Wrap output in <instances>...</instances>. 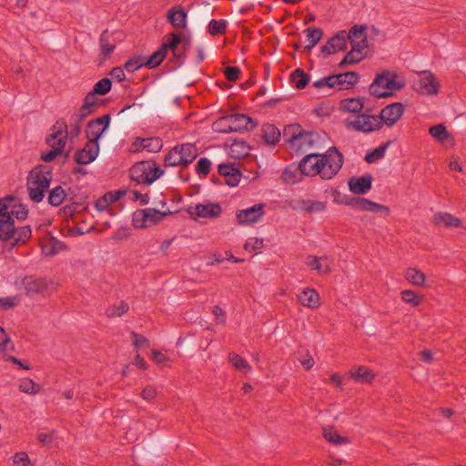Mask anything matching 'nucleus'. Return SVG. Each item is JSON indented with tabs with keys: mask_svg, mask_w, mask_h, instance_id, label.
<instances>
[{
	"mask_svg": "<svg viewBox=\"0 0 466 466\" xmlns=\"http://www.w3.org/2000/svg\"><path fill=\"white\" fill-rule=\"evenodd\" d=\"M343 155L337 147H329L324 154L311 153L300 161L304 176L319 175L322 179H331L341 169Z\"/></svg>",
	"mask_w": 466,
	"mask_h": 466,
	"instance_id": "1",
	"label": "nucleus"
},
{
	"mask_svg": "<svg viewBox=\"0 0 466 466\" xmlns=\"http://www.w3.org/2000/svg\"><path fill=\"white\" fill-rule=\"evenodd\" d=\"M8 199H0V239L5 247L12 249L17 245L25 244L32 236L29 226L16 228L14 218L8 211L9 206L5 204Z\"/></svg>",
	"mask_w": 466,
	"mask_h": 466,
	"instance_id": "2",
	"label": "nucleus"
},
{
	"mask_svg": "<svg viewBox=\"0 0 466 466\" xmlns=\"http://www.w3.org/2000/svg\"><path fill=\"white\" fill-rule=\"evenodd\" d=\"M52 179V170L47 166L35 167L31 170L27 182V188L30 198L39 203L45 197Z\"/></svg>",
	"mask_w": 466,
	"mask_h": 466,
	"instance_id": "3",
	"label": "nucleus"
},
{
	"mask_svg": "<svg viewBox=\"0 0 466 466\" xmlns=\"http://www.w3.org/2000/svg\"><path fill=\"white\" fill-rule=\"evenodd\" d=\"M398 76L393 71L385 70L376 76L369 86L370 95L381 98L392 96L393 91H398L405 86L403 81L397 80Z\"/></svg>",
	"mask_w": 466,
	"mask_h": 466,
	"instance_id": "4",
	"label": "nucleus"
},
{
	"mask_svg": "<svg viewBox=\"0 0 466 466\" xmlns=\"http://www.w3.org/2000/svg\"><path fill=\"white\" fill-rule=\"evenodd\" d=\"M257 126L251 117L245 114H232L218 118L213 124V129L219 133H242Z\"/></svg>",
	"mask_w": 466,
	"mask_h": 466,
	"instance_id": "5",
	"label": "nucleus"
},
{
	"mask_svg": "<svg viewBox=\"0 0 466 466\" xmlns=\"http://www.w3.org/2000/svg\"><path fill=\"white\" fill-rule=\"evenodd\" d=\"M166 38L167 39L156 52L148 57H144L145 67L151 69L159 66L166 57L168 50H171L173 56L177 59H184V52H179L177 49V46L181 42L180 35L170 33Z\"/></svg>",
	"mask_w": 466,
	"mask_h": 466,
	"instance_id": "6",
	"label": "nucleus"
},
{
	"mask_svg": "<svg viewBox=\"0 0 466 466\" xmlns=\"http://www.w3.org/2000/svg\"><path fill=\"white\" fill-rule=\"evenodd\" d=\"M164 174V170L155 161H140L130 168L133 181L149 186Z\"/></svg>",
	"mask_w": 466,
	"mask_h": 466,
	"instance_id": "7",
	"label": "nucleus"
},
{
	"mask_svg": "<svg viewBox=\"0 0 466 466\" xmlns=\"http://www.w3.org/2000/svg\"><path fill=\"white\" fill-rule=\"evenodd\" d=\"M67 124L64 119L57 120L52 127V133L46 137V144L53 149L59 147V152H63L66 146L68 131Z\"/></svg>",
	"mask_w": 466,
	"mask_h": 466,
	"instance_id": "8",
	"label": "nucleus"
},
{
	"mask_svg": "<svg viewBox=\"0 0 466 466\" xmlns=\"http://www.w3.org/2000/svg\"><path fill=\"white\" fill-rule=\"evenodd\" d=\"M347 127L359 132L370 133L380 129L382 123L376 116L362 114L358 115L353 120L347 119Z\"/></svg>",
	"mask_w": 466,
	"mask_h": 466,
	"instance_id": "9",
	"label": "nucleus"
},
{
	"mask_svg": "<svg viewBox=\"0 0 466 466\" xmlns=\"http://www.w3.org/2000/svg\"><path fill=\"white\" fill-rule=\"evenodd\" d=\"M110 124V116L103 115L100 117L88 122L86 129V137L88 143H98L103 133L108 128Z\"/></svg>",
	"mask_w": 466,
	"mask_h": 466,
	"instance_id": "10",
	"label": "nucleus"
},
{
	"mask_svg": "<svg viewBox=\"0 0 466 466\" xmlns=\"http://www.w3.org/2000/svg\"><path fill=\"white\" fill-rule=\"evenodd\" d=\"M187 212L192 218L198 220V218H214L220 215L221 207L217 203H209L207 205L197 204L190 206L187 208Z\"/></svg>",
	"mask_w": 466,
	"mask_h": 466,
	"instance_id": "11",
	"label": "nucleus"
},
{
	"mask_svg": "<svg viewBox=\"0 0 466 466\" xmlns=\"http://www.w3.org/2000/svg\"><path fill=\"white\" fill-rule=\"evenodd\" d=\"M264 204H256L237 213V219L239 224L256 223L261 220L264 212Z\"/></svg>",
	"mask_w": 466,
	"mask_h": 466,
	"instance_id": "12",
	"label": "nucleus"
},
{
	"mask_svg": "<svg viewBox=\"0 0 466 466\" xmlns=\"http://www.w3.org/2000/svg\"><path fill=\"white\" fill-rule=\"evenodd\" d=\"M347 48V32L345 30L339 31L335 35L321 47V53L325 55L336 54L344 51Z\"/></svg>",
	"mask_w": 466,
	"mask_h": 466,
	"instance_id": "13",
	"label": "nucleus"
},
{
	"mask_svg": "<svg viewBox=\"0 0 466 466\" xmlns=\"http://www.w3.org/2000/svg\"><path fill=\"white\" fill-rule=\"evenodd\" d=\"M404 106L401 103H393L384 107L380 116H378L381 123L384 122L387 126H393L403 115Z\"/></svg>",
	"mask_w": 466,
	"mask_h": 466,
	"instance_id": "14",
	"label": "nucleus"
},
{
	"mask_svg": "<svg viewBox=\"0 0 466 466\" xmlns=\"http://www.w3.org/2000/svg\"><path fill=\"white\" fill-rule=\"evenodd\" d=\"M417 90L421 95H435L439 90V84L436 77L431 72H422L417 84Z\"/></svg>",
	"mask_w": 466,
	"mask_h": 466,
	"instance_id": "15",
	"label": "nucleus"
},
{
	"mask_svg": "<svg viewBox=\"0 0 466 466\" xmlns=\"http://www.w3.org/2000/svg\"><path fill=\"white\" fill-rule=\"evenodd\" d=\"M99 153V143L86 142L85 147L75 154V161L80 165H87L93 162Z\"/></svg>",
	"mask_w": 466,
	"mask_h": 466,
	"instance_id": "16",
	"label": "nucleus"
},
{
	"mask_svg": "<svg viewBox=\"0 0 466 466\" xmlns=\"http://www.w3.org/2000/svg\"><path fill=\"white\" fill-rule=\"evenodd\" d=\"M218 174L224 177L225 183L229 187L238 186L242 177L240 170L230 163L218 165Z\"/></svg>",
	"mask_w": 466,
	"mask_h": 466,
	"instance_id": "17",
	"label": "nucleus"
},
{
	"mask_svg": "<svg viewBox=\"0 0 466 466\" xmlns=\"http://www.w3.org/2000/svg\"><path fill=\"white\" fill-rule=\"evenodd\" d=\"M372 184V177L370 175H365L361 177H350L348 181V186L353 194L364 195L370 188Z\"/></svg>",
	"mask_w": 466,
	"mask_h": 466,
	"instance_id": "18",
	"label": "nucleus"
},
{
	"mask_svg": "<svg viewBox=\"0 0 466 466\" xmlns=\"http://www.w3.org/2000/svg\"><path fill=\"white\" fill-rule=\"evenodd\" d=\"M24 288L26 296L34 297L40 294L45 295L48 289V281L46 279L25 278L24 279Z\"/></svg>",
	"mask_w": 466,
	"mask_h": 466,
	"instance_id": "19",
	"label": "nucleus"
},
{
	"mask_svg": "<svg viewBox=\"0 0 466 466\" xmlns=\"http://www.w3.org/2000/svg\"><path fill=\"white\" fill-rule=\"evenodd\" d=\"M182 162V167H187L198 157V148L194 144L185 143L175 147Z\"/></svg>",
	"mask_w": 466,
	"mask_h": 466,
	"instance_id": "20",
	"label": "nucleus"
},
{
	"mask_svg": "<svg viewBox=\"0 0 466 466\" xmlns=\"http://www.w3.org/2000/svg\"><path fill=\"white\" fill-rule=\"evenodd\" d=\"M314 141V133L312 132H299L293 133L292 136L288 139V142L292 147H296L299 150H305L310 147Z\"/></svg>",
	"mask_w": 466,
	"mask_h": 466,
	"instance_id": "21",
	"label": "nucleus"
},
{
	"mask_svg": "<svg viewBox=\"0 0 466 466\" xmlns=\"http://www.w3.org/2000/svg\"><path fill=\"white\" fill-rule=\"evenodd\" d=\"M1 199H8L5 202L9 206L8 211L11 214V217H15L18 220H25L28 216V208L25 205L18 202L17 198L14 196H6L2 198Z\"/></svg>",
	"mask_w": 466,
	"mask_h": 466,
	"instance_id": "22",
	"label": "nucleus"
},
{
	"mask_svg": "<svg viewBox=\"0 0 466 466\" xmlns=\"http://www.w3.org/2000/svg\"><path fill=\"white\" fill-rule=\"evenodd\" d=\"M167 18L176 28H185L187 25V12L181 5H175L168 10Z\"/></svg>",
	"mask_w": 466,
	"mask_h": 466,
	"instance_id": "23",
	"label": "nucleus"
},
{
	"mask_svg": "<svg viewBox=\"0 0 466 466\" xmlns=\"http://www.w3.org/2000/svg\"><path fill=\"white\" fill-rule=\"evenodd\" d=\"M304 177V173H302V168L300 167V164H291L288 166L281 174L282 180L287 184H296L302 180Z\"/></svg>",
	"mask_w": 466,
	"mask_h": 466,
	"instance_id": "24",
	"label": "nucleus"
},
{
	"mask_svg": "<svg viewBox=\"0 0 466 466\" xmlns=\"http://www.w3.org/2000/svg\"><path fill=\"white\" fill-rule=\"evenodd\" d=\"M364 49L363 43L351 46L350 51L346 54L339 66L343 67L347 65H353L360 62L365 57V55L363 54Z\"/></svg>",
	"mask_w": 466,
	"mask_h": 466,
	"instance_id": "25",
	"label": "nucleus"
},
{
	"mask_svg": "<svg viewBox=\"0 0 466 466\" xmlns=\"http://www.w3.org/2000/svg\"><path fill=\"white\" fill-rule=\"evenodd\" d=\"M366 25H355L350 28L349 33H347V41L350 40L351 46H355L356 44H362L363 47L366 48L368 46L367 37L365 35Z\"/></svg>",
	"mask_w": 466,
	"mask_h": 466,
	"instance_id": "26",
	"label": "nucleus"
},
{
	"mask_svg": "<svg viewBox=\"0 0 466 466\" xmlns=\"http://www.w3.org/2000/svg\"><path fill=\"white\" fill-rule=\"evenodd\" d=\"M298 298L304 307L309 309H318L320 305L318 292L311 289H303Z\"/></svg>",
	"mask_w": 466,
	"mask_h": 466,
	"instance_id": "27",
	"label": "nucleus"
},
{
	"mask_svg": "<svg viewBox=\"0 0 466 466\" xmlns=\"http://www.w3.org/2000/svg\"><path fill=\"white\" fill-rule=\"evenodd\" d=\"M261 137L267 145H276L279 141L280 131L272 124H264L261 127Z\"/></svg>",
	"mask_w": 466,
	"mask_h": 466,
	"instance_id": "28",
	"label": "nucleus"
},
{
	"mask_svg": "<svg viewBox=\"0 0 466 466\" xmlns=\"http://www.w3.org/2000/svg\"><path fill=\"white\" fill-rule=\"evenodd\" d=\"M433 218L437 225H443L446 228H460L461 225V219L450 213H437Z\"/></svg>",
	"mask_w": 466,
	"mask_h": 466,
	"instance_id": "29",
	"label": "nucleus"
},
{
	"mask_svg": "<svg viewBox=\"0 0 466 466\" xmlns=\"http://www.w3.org/2000/svg\"><path fill=\"white\" fill-rule=\"evenodd\" d=\"M341 108L346 112L360 113L363 106V99L360 97H351L343 99L340 103Z\"/></svg>",
	"mask_w": 466,
	"mask_h": 466,
	"instance_id": "30",
	"label": "nucleus"
},
{
	"mask_svg": "<svg viewBox=\"0 0 466 466\" xmlns=\"http://www.w3.org/2000/svg\"><path fill=\"white\" fill-rule=\"evenodd\" d=\"M406 279L413 284L414 286L423 287L425 286L426 277L425 274L414 268H408L405 272Z\"/></svg>",
	"mask_w": 466,
	"mask_h": 466,
	"instance_id": "31",
	"label": "nucleus"
},
{
	"mask_svg": "<svg viewBox=\"0 0 466 466\" xmlns=\"http://www.w3.org/2000/svg\"><path fill=\"white\" fill-rule=\"evenodd\" d=\"M67 194L61 186L55 187L48 195V203L53 207L60 206L66 199Z\"/></svg>",
	"mask_w": 466,
	"mask_h": 466,
	"instance_id": "32",
	"label": "nucleus"
},
{
	"mask_svg": "<svg viewBox=\"0 0 466 466\" xmlns=\"http://www.w3.org/2000/svg\"><path fill=\"white\" fill-rule=\"evenodd\" d=\"M350 377L358 382H370L374 374L365 366H359L356 370L350 371Z\"/></svg>",
	"mask_w": 466,
	"mask_h": 466,
	"instance_id": "33",
	"label": "nucleus"
},
{
	"mask_svg": "<svg viewBox=\"0 0 466 466\" xmlns=\"http://www.w3.org/2000/svg\"><path fill=\"white\" fill-rule=\"evenodd\" d=\"M290 80L296 88L303 89L309 81V76L301 68L295 69L290 75Z\"/></svg>",
	"mask_w": 466,
	"mask_h": 466,
	"instance_id": "34",
	"label": "nucleus"
},
{
	"mask_svg": "<svg viewBox=\"0 0 466 466\" xmlns=\"http://www.w3.org/2000/svg\"><path fill=\"white\" fill-rule=\"evenodd\" d=\"M322 258L317 256L309 255L306 258V264L313 270H317L320 274H329L330 271L329 266H323L320 263Z\"/></svg>",
	"mask_w": 466,
	"mask_h": 466,
	"instance_id": "35",
	"label": "nucleus"
},
{
	"mask_svg": "<svg viewBox=\"0 0 466 466\" xmlns=\"http://www.w3.org/2000/svg\"><path fill=\"white\" fill-rule=\"evenodd\" d=\"M228 361L238 370L243 372H249L251 370V366L248 362L240 357L238 354L235 352H230L228 354Z\"/></svg>",
	"mask_w": 466,
	"mask_h": 466,
	"instance_id": "36",
	"label": "nucleus"
},
{
	"mask_svg": "<svg viewBox=\"0 0 466 466\" xmlns=\"http://www.w3.org/2000/svg\"><path fill=\"white\" fill-rule=\"evenodd\" d=\"M300 208L306 212H322L326 209V203L319 200H301Z\"/></svg>",
	"mask_w": 466,
	"mask_h": 466,
	"instance_id": "37",
	"label": "nucleus"
},
{
	"mask_svg": "<svg viewBox=\"0 0 466 466\" xmlns=\"http://www.w3.org/2000/svg\"><path fill=\"white\" fill-rule=\"evenodd\" d=\"M390 144V141H388L385 144L376 147L372 151L367 153L365 156V160L368 163H374L377 160L383 158Z\"/></svg>",
	"mask_w": 466,
	"mask_h": 466,
	"instance_id": "38",
	"label": "nucleus"
},
{
	"mask_svg": "<svg viewBox=\"0 0 466 466\" xmlns=\"http://www.w3.org/2000/svg\"><path fill=\"white\" fill-rule=\"evenodd\" d=\"M304 33L306 34L309 45L306 46L307 49L314 47L321 39L323 32L320 28H307Z\"/></svg>",
	"mask_w": 466,
	"mask_h": 466,
	"instance_id": "39",
	"label": "nucleus"
},
{
	"mask_svg": "<svg viewBox=\"0 0 466 466\" xmlns=\"http://www.w3.org/2000/svg\"><path fill=\"white\" fill-rule=\"evenodd\" d=\"M99 46L101 50V54L104 56V58L109 56L115 50L116 46L114 44H111L108 40L107 30H105L99 38Z\"/></svg>",
	"mask_w": 466,
	"mask_h": 466,
	"instance_id": "40",
	"label": "nucleus"
},
{
	"mask_svg": "<svg viewBox=\"0 0 466 466\" xmlns=\"http://www.w3.org/2000/svg\"><path fill=\"white\" fill-rule=\"evenodd\" d=\"M128 309V304L125 301H120L117 305L109 306L106 310V315L108 318L120 317L127 313Z\"/></svg>",
	"mask_w": 466,
	"mask_h": 466,
	"instance_id": "41",
	"label": "nucleus"
},
{
	"mask_svg": "<svg viewBox=\"0 0 466 466\" xmlns=\"http://www.w3.org/2000/svg\"><path fill=\"white\" fill-rule=\"evenodd\" d=\"M371 200L360 197H353L348 203L349 207L360 211H370L371 207Z\"/></svg>",
	"mask_w": 466,
	"mask_h": 466,
	"instance_id": "42",
	"label": "nucleus"
},
{
	"mask_svg": "<svg viewBox=\"0 0 466 466\" xmlns=\"http://www.w3.org/2000/svg\"><path fill=\"white\" fill-rule=\"evenodd\" d=\"M146 212H147V221L152 222L153 224H157L161 221L164 218L168 215H171L172 212L168 209L167 210H157L156 208H145Z\"/></svg>",
	"mask_w": 466,
	"mask_h": 466,
	"instance_id": "43",
	"label": "nucleus"
},
{
	"mask_svg": "<svg viewBox=\"0 0 466 466\" xmlns=\"http://www.w3.org/2000/svg\"><path fill=\"white\" fill-rule=\"evenodd\" d=\"M19 390L26 394L35 395L40 390V387L33 380L25 378L20 380Z\"/></svg>",
	"mask_w": 466,
	"mask_h": 466,
	"instance_id": "44",
	"label": "nucleus"
},
{
	"mask_svg": "<svg viewBox=\"0 0 466 466\" xmlns=\"http://www.w3.org/2000/svg\"><path fill=\"white\" fill-rule=\"evenodd\" d=\"M429 132L432 137L440 142H444L448 137H450V134L448 133L446 127L442 124L431 127Z\"/></svg>",
	"mask_w": 466,
	"mask_h": 466,
	"instance_id": "45",
	"label": "nucleus"
},
{
	"mask_svg": "<svg viewBox=\"0 0 466 466\" xmlns=\"http://www.w3.org/2000/svg\"><path fill=\"white\" fill-rule=\"evenodd\" d=\"M142 143L146 150L150 153H157L161 150L163 142L159 137H147L144 138Z\"/></svg>",
	"mask_w": 466,
	"mask_h": 466,
	"instance_id": "46",
	"label": "nucleus"
},
{
	"mask_svg": "<svg viewBox=\"0 0 466 466\" xmlns=\"http://www.w3.org/2000/svg\"><path fill=\"white\" fill-rule=\"evenodd\" d=\"M401 299L412 307H416L420 304L422 299L414 290L405 289L400 293Z\"/></svg>",
	"mask_w": 466,
	"mask_h": 466,
	"instance_id": "47",
	"label": "nucleus"
},
{
	"mask_svg": "<svg viewBox=\"0 0 466 466\" xmlns=\"http://www.w3.org/2000/svg\"><path fill=\"white\" fill-rule=\"evenodd\" d=\"M111 86V80L108 77H104L95 84L92 91L96 95L104 96L110 91Z\"/></svg>",
	"mask_w": 466,
	"mask_h": 466,
	"instance_id": "48",
	"label": "nucleus"
},
{
	"mask_svg": "<svg viewBox=\"0 0 466 466\" xmlns=\"http://www.w3.org/2000/svg\"><path fill=\"white\" fill-rule=\"evenodd\" d=\"M227 22L223 19H212L208 24V32L211 35H218L226 31Z\"/></svg>",
	"mask_w": 466,
	"mask_h": 466,
	"instance_id": "49",
	"label": "nucleus"
},
{
	"mask_svg": "<svg viewBox=\"0 0 466 466\" xmlns=\"http://www.w3.org/2000/svg\"><path fill=\"white\" fill-rule=\"evenodd\" d=\"M147 221V212L145 209H137L133 214L132 223L136 228H146V222Z\"/></svg>",
	"mask_w": 466,
	"mask_h": 466,
	"instance_id": "50",
	"label": "nucleus"
},
{
	"mask_svg": "<svg viewBox=\"0 0 466 466\" xmlns=\"http://www.w3.org/2000/svg\"><path fill=\"white\" fill-rule=\"evenodd\" d=\"M164 166L165 167H177L181 166L182 162L179 158V155L177 154V149H175V147L166 155L164 158Z\"/></svg>",
	"mask_w": 466,
	"mask_h": 466,
	"instance_id": "51",
	"label": "nucleus"
},
{
	"mask_svg": "<svg viewBox=\"0 0 466 466\" xmlns=\"http://www.w3.org/2000/svg\"><path fill=\"white\" fill-rule=\"evenodd\" d=\"M142 66H145L144 57L139 56L130 58L124 65L125 69L130 73H133V72L138 70Z\"/></svg>",
	"mask_w": 466,
	"mask_h": 466,
	"instance_id": "52",
	"label": "nucleus"
},
{
	"mask_svg": "<svg viewBox=\"0 0 466 466\" xmlns=\"http://www.w3.org/2000/svg\"><path fill=\"white\" fill-rule=\"evenodd\" d=\"M20 303L19 296L0 297V309L7 310L16 307Z\"/></svg>",
	"mask_w": 466,
	"mask_h": 466,
	"instance_id": "53",
	"label": "nucleus"
},
{
	"mask_svg": "<svg viewBox=\"0 0 466 466\" xmlns=\"http://www.w3.org/2000/svg\"><path fill=\"white\" fill-rule=\"evenodd\" d=\"M324 438L334 444H341L347 442L346 439L341 437L336 431L333 429H325L324 430Z\"/></svg>",
	"mask_w": 466,
	"mask_h": 466,
	"instance_id": "54",
	"label": "nucleus"
},
{
	"mask_svg": "<svg viewBox=\"0 0 466 466\" xmlns=\"http://www.w3.org/2000/svg\"><path fill=\"white\" fill-rule=\"evenodd\" d=\"M211 161L207 157H201L196 165V172L198 175L207 176L210 171Z\"/></svg>",
	"mask_w": 466,
	"mask_h": 466,
	"instance_id": "55",
	"label": "nucleus"
},
{
	"mask_svg": "<svg viewBox=\"0 0 466 466\" xmlns=\"http://www.w3.org/2000/svg\"><path fill=\"white\" fill-rule=\"evenodd\" d=\"M14 350V344L10 338L6 336L5 329L0 327V350L8 351Z\"/></svg>",
	"mask_w": 466,
	"mask_h": 466,
	"instance_id": "56",
	"label": "nucleus"
},
{
	"mask_svg": "<svg viewBox=\"0 0 466 466\" xmlns=\"http://www.w3.org/2000/svg\"><path fill=\"white\" fill-rule=\"evenodd\" d=\"M84 120L81 119V116H77L76 115L73 114L70 116V127H71V134L75 135L76 137L78 136L82 130V122Z\"/></svg>",
	"mask_w": 466,
	"mask_h": 466,
	"instance_id": "57",
	"label": "nucleus"
},
{
	"mask_svg": "<svg viewBox=\"0 0 466 466\" xmlns=\"http://www.w3.org/2000/svg\"><path fill=\"white\" fill-rule=\"evenodd\" d=\"M263 239L258 238H249L245 245L244 248L248 251L258 250L263 248Z\"/></svg>",
	"mask_w": 466,
	"mask_h": 466,
	"instance_id": "58",
	"label": "nucleus"
},
{
	"mask_svg": "<svg viewBox=\"0 0 466 466\" xmlns=\"http://www.w3.org/2000/svg\"><path fill=\"white\" fill-rule=\"evenodd\" d=\"M312 86L316 88H334L333 75L319 78V80L313 82Z\"/></svg>",
	"mask_w": 466,
	"mask_h": 466,
	"instance_id": "59",
	"label": "nucleus"
},
{
	"mask_svg": "<svg viewBox=\"0 0 466 466\" xmlns=\"http://www.w3.org/2000/svg\"><path fill=\"white\" fill-rule=\"evenodd\" d=\"M241 71L238 66H228L224 70V75L228 81L235 82L240 76Z\"/></svg>",
	"mask_w": 466,
	"mask_h": 466,
	"instance_id": "60",
	"label": "nucleus"
},
{
	"mask_svg": "<svg viewBox=\"0 0 466 466\" xmlns=\"http://www.w3.org/2000/svg\"><path fill=\"white\" fill-rule=\"evenodd\" d=\"M14 466H31L30 459L25 452H18L13 459Z\"/></svg>",
	"mask_w": 466,
	"mask_h": 466,
	"instance_id": "61",
	"label": "nucleus"
},
{
	"mask_svg": "<svg viewBox=\"0 0 466 466\" xmlns=\"http://www.w3.org/2000/svg\"><path fill=\"white\" fill-rule=\"evenodd\" d=\"M131 336L134 339L133 345L135 346L136 349L149 346V341L146 337L139 335L135 331L131 332Z\"/></svg>",
	"mask_w": 466,
	"mask_h": 466,
	"instance_id": "62",
	"label": "nucleus"
},
{
	"mask_svg": "<svg viewBox=\"0 0 466 466\" xmlns=\"http://www.w3.org/2000/svg\"><path fill=\"white\" fill-rule=\"evenodd\" d=\"M334 88L337 90H348L350 89L348 84H346V78H344L343 73L333 75Z\"/></svg>",
	"mask_w": 466,
	"mask_h": 466,
	"instance_id": "63",
	"label": "nucleus"
},
{
	"mask_svg": "<svg viewBox=\"0 0 466 466\" xmlns=\"http://www.w3.org/2000/svg\"><path fill=\"white\" fill-rule=\"evenodd\" d=\"M344 78H346V84H348L349 88L353 87L359 81L360 76L357 72L350 71L343 73Z\"/></svg>",
	"mask_w": 466,
	"mask_h": 466,
	"instance_id": "64",
	"label": "nucleus"
}]
</instances>
